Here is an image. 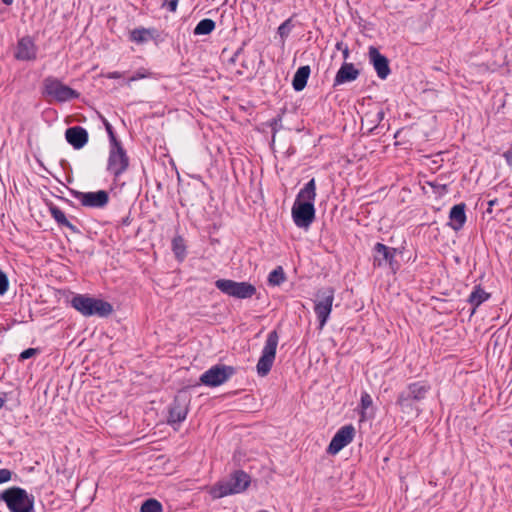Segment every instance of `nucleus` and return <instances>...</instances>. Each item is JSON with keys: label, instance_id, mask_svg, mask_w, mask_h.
<instances>
[{"label": "nucleus", "instance_id": "10", "mask_svg": "<svg viewBox=\"0 0 512 512\" xmlns=\"http://www.w3.org/2000/svg\"><path fill=\"white\" fill-rule=\"evenodd\" d=\"M235 374L232 366L217 364L200 376V383L207 387H217L227 382Z\"/></svg>", "mask_w": 512, "mask_h": 512}, {"label": "nucleus", "instance_id": "20", "mask_svg": "<svg viewBox=\"0 0 512 512\" xmlns=\"http://www.w3.org/2000/svg\"><path fill=\"white\" fill-rule=\"evenodd\" d=\"M466 205L464 203H460L454 205L449 213L450 226L453 230H460L465 222H466V213H465Z\"/></svg>", "mask_w": 512, "mask_h": 512}, {"label": "nucleus", "instance_id": "35", "mask_svg": "<svg viewBox=\"0 0 512 512\" xmlns=\"http://www.w3.org/2000/svg\"><path fill=\"white\" fill-rule=\"evenodd\" d=\"M36 354H38V349L28 348L20 353L19 360H21V361L27 360V359L35 356Z\"/></svg>", "mask_w": 512, "mask_h": 512}, {"label": "nucleus", "instance_id": "29", "mask_svg": "<svg viewBox=\"0 0 512 512\" xmlns=\"http://www.w3.org/2000/svg\"><path fill=\"white\" fill-rule=\"evenodd\" d=\"M172 248L177 258L184 257L185 246L181 237H175L172 240Z\"/></svg>", "mask_w": 512, "mask_h": 512}, {"label": "nucleus", "instance_id": "4", "mask_svg": "<svg viewBox=\"0 0 512 512\" xmlns=\"http://www.w3.org/2000/svg\"><path fill=\"white\" fill-rule=\"evenodd\" d=\"M430 390L431 386L426 381L412 382L399 393L396 404L403 413H411L415 409L413 403L424 400Z\"/></svg>", "mask_w": 512, "mask_h": 512}, {"label": "nucleus", "instance_id": "41", "mask_svg": "<svg viewBox=\"0 0 512 512\" xmlns=\"http://www.w3.org/2000/svg\"><path fill=\"white\" fill-rule=\"evenodd\" d=\"M430 185H431L433 188H435V189H439V190H441V191H446V187H447L445 184L434 185V184H432V183H431Z\"/></svg>", "mask_w": 512, "mask_h": 512}, {"label": "nucleus", "instance_id": "15", "mask_svg": "<svg viewBox=\"0 0 512 512\" xmlns=\"http://www.w3.org/2000/svg\"><path fill=\"white\" fill-rule=\"evenodd\" d=\"M65 138L74 149L79 150L87 144L89 136L85 128L73 126L65 131Z\"/></svg>", "mask_w": 512, "mask_h": 512}, {"label": "nucleus", "instance_id": "12", "mask_svg": "<svg viewBox=\"0 0 512 512\" xmlns=\"http://www.w3.org/2000/svg\"><path fill=\"white\" fill-rule=\"evenodd\" d=\"M74 197L79 200L82 206L88 208H104L109 202V194L105 190L96 192H80L75 191Z\"/></svg>", "mask_w": 512, "mask_h": 512}, {"label": "nucleus", "instance_id": "23", "mask_svg": "<svg viewBox=\"0 0 512 512\" xmlns=\"http://www.w3.org/2000/svg\"><path fill=\"white\" fill-rule=\"evenodd\" d=\"M489 298L490 294L481 288L480 285L475 286L468 297V302L472 306L471 314H474L476 309Z\"/></svg>", "mask_w": 512, "mask_h": 512}, {"label": "nucleus", "instance_id": "44", "mask_svg": "<svg viewBox=\"0 0 512 512\" xmlns=\"http://www.w3.org/2000/svg\"><path fill=\"white\" fill-rule=\"evenodd\" d=\"M345 46H346V45H344V43H343V42H337V43H336V49H337V50H341V51H343V48H344Z\"/></svg>", "mask_w": 512, "mask_h": 512}, {"label": "nucleus", "instance_id": "38", "mask_svg": "<svg viewBox=\"0 0 512 512\" xmlns=\"http://www.w3.org/2000/svg\"><path fill=\"white\" fill-rule=\"evenodd\" d=\"M503 157L505 158L506 163L509 166H512V147L503 154Z\"/></svg>", "mask_w": 512, "mask_h": 512}, {"label": "nucleus", "instance_id": "43", "mask_svg": "<svg viewBox=\"0 0 512 512\" xmlns=\"http://www.w3.org/2000/svg\"><path fill=\"white\" fill-rule=\"evenodd\" d=\"M5 403H6L5 394L0 395V410L4 407Z\"/></svg>", "mask_w": 512, "mask_h": 512}, {"label": "nucleus", "instance_id": "32", "mask_svg": "<svg viewBox=\"0 0 512 512\" xmlns=\"http://www.w3.org/2000/svg\"><path fill=\"white\" fill-rule=\"evenodd\" d=\"M103 124H104L105 130H106V132H107V134L109 136L110 145L119 143L120 141L117 139V137H116V135L114 133L113 127L109 123V121L106 120L105 118H103Z\"/></svg>", "mask_w": 512, "mask_h": 512}, {"label": "nucleus", "instance_id": "14", "mask_svg": "<svg viewBox=\"0 0 512 512\" xmlns=\"http://www.w3.org/2000/svg\"><path fill=\"white\" fill-rule=\"evenodd\" d=\"M368 56L370 63L373 65L377 73V76L382 80L386 79L391 72L387 57L382 55L374 46L369 47Z\"/></svg>", "mask_w": 512, "mask_h": 512}, {"label": "nucleus", "instance_id": "26", "mask_svg": "<svg viewBox=\"0 0 512 512\" xmlns=\"http://www.w3.org/2000/svg\"><path fill=\"white\" fill-rule=\"evenodd\" d=\"M286 281V275L282 266H277L268 275V284L270 286H280Z\"/></svg>", "mask_w": 512, "mask_h": 512}, {"label": "nucleus", "instance_id": "39", "mask_svg": "<svg viewBox=\"0 0 512 512\" xmlns=\"http://www.w3.org/2000/svg\"><path fill=\"white\" fill-rule=\"evenodd\" d=\"M122 73L121 72H118V71H114V72H109L105 75L106 78L108 79H117V78H121L122 77Z\"/></svg>", "mask_w": 512, "mask_h": 512}, {"label": "nucleus", "instance_id": "28", "mask_svg": "<svg viewBox=\"0 0 512 512\" xmlns=\"http://www.w3.org/2000/svg\"><path fill=\"white\" fill-rule=\"evenodd\" d=\"M163 508L161 503L153 498L147 499L143 502L140 512H162Z\"/></svg>", "mask_w": 512, "mask_h": 512}, {"label": "nucleus", "instance_id": "9", "mask_svg": "<svg viewBox=\"0 0 512 512\" xmlns=\"http://www.w3.org/2000/svg\"><path fill=\"white\" fill-rule=\"evenodd\" d=\"M334 301V290L332 288H325L319 290L316 294L314 302V311L319 321V329H323L326 325L332 311Z\"/></svg>", "mask_w": 512, "mask_h": 512}, {"label": "nucleus", "instance_id": "2", "mask_svg": "<svg viewBox=\"0 0 512 512\" xmlns=\"http://www.w3.org/2000/svg\"><path fill=\"white\" fill-rule=\"evenodd\" d=\"M250 484V476L237 470L231 474L229 479L221 480L209 489V494L213 499L223 498L228 495L238 494L245 491Z\"/></svg>", "mask_w": 512, "mask_h": 512}, {"label": "nucleus", "instance_id": "6", "mask_svg": "<svg viewBox=\"0 0 512 512\" xmlns=\"http://www.w3.org/2000/svg\"><path fill=\"white\" fill-rule=\"evenodd\" d=\"M44 94L58 102H66L79 97V93L63 84L59 79L49 76L43 81Z\"/></svg>", "mask_w": 512, "mask_h": 512}, {"label": "nucleus", "instance_id": "34", "mask_svg": "<svg viewBox=\"0 0 512 512\" xmlns=\"http://www.w3.org/2000/svg\"><path fill=\"white\" fill-rule=\"evenodd\" d=\"M9 288V280L7 275L0 270V295H4Z\"/></svg>", "mask_w": 512, "mask_h": 512}, {"label": "nucleus", "instance_id": "3", "mask_svg": "<svg viewBox=\"0 0 512 512\" xmlns=\"http://www.w3.org/2000/svg\"><path fill=\"white\" fill-rule=\"evenodd\" d=\"M0 501H3L10 512H35L34 496L25 489L13 486L0 493Z\"/></svg>", "mask_w": 512, "mask_h": 512}, {"label": "nucleus", "instance_id": "1", "mask_svg": "<svg viewBox=\"0 0 512 512\" xmlns=\"http://www.w3.org/2000/svg\"><path fill=\"white\" fill-rule=\"evenodd\" d=\"M70 304L85 317H107L113 311V307L109 302L91 297L87 294H75L70 300Z\"/></svg>", "mask_w": 512, "mask_h": 512}, {"label": "nucleus", "instance_id": "24", "mask_svg": "<svg viewBox=\"0 0 512 512\" xmlns=\"http://www.w3.org/2000/svg\"><path fill=\"white\" fill-rule=\"evenodd\" d=\"M311 69L308 65L301 66L297 69L292 80V86L295 91H302L308 81Z\"/></svg>", "mask_w": 512, "mask_h": 512}, {"label": "nucleus", "instance_id": "30", "mask_svg": "<svg viewBox=\"0 0 512 512\" xmlns=\"http://www.w3.org/2000/svg\"><path fill=\"white\" fill-rule=\"evenodd\" d=\"M360 404H361V409H362L361 417L363 419L365 417V411L368 408H370L373 404L372 397L367 392H363L361 394Z\"/></svg>", "mask_w": 512, "mask_h": 512}, {"label": "nucleus", "instance_id": "17", "mask_svg": "<svg viewBox=\"0 0 512 512\" xmlns=\"http://www.w3.org/2000/svg\"><path fill=\"white\" fill-rule=\"evenodd\" d=\"M359 74L360 72L355 68L354 64L344 62L336 73L333 86L336 87L347 82H352L358 78Z\"/></svg>", "mask_w": 512, "mask_h": 512}, {"label": "nucleus", "instance_id": "42", "mask_svg": "<svg viewBox=\"0 0 512 512\" xmlns=\"http://www.w3.org/2000/svg\"><path fill=\"white\" fill-rule=\"evenodd\" d=\"M384 116H385V113L383 110L378 111L377 115H376L378 122H381L384 119Z\"/></svg>", "mask_w": 512, "mask_h": 512}, {"label": "nucleus", "instance_id": "21", "mask_svg": "<svg viewBox=\"0 0 512 512\" xmlns=\"http://www.w3.org/2000/svg\"><path fill=\"white\" fill-rule=\"evenodd\" d=\"M187 413V406L185 404H181L178 400H175L169 409L168 423L173 426L179 425L186 419Z\"/></svg>", "mask_w": 512, "mask_h": 512}, {"label": "nucleus", "instance_id": "31", "mask_svg": "<svg viewBox=\"0 0 512 512\" xmlns=\"http://www.w3.org/2000/svg\"><path fill=\"white\" fill-rule=\"evenodd\" d=\"M292 29L291 19H287L278 27V34L282 39L288 37Z\"/></svg>", "mask_w": 512, "mask_h": 512}, {"label": "nucleus", "instance_id": "27", "mask_svg": "<svg viewBox=\"0 0 512 512\" xmlns=\"http://www.w3.org/2000/svg\"><path fill=\"white\" fill-rule=\"evenodd\" d=\"M149 31L145 28H136L130 32V40L135 43H144L148 40Z\"/></svg>", "mask_w": 512, "mask_h": 512}, {"label": "nucleus", "instance_id": "33", "mask_svg": "<svg viewBox=\"0 0 512 512\" xmlns=\"http://www.w3.org/2000/svg\"><path fill=\"white\" fill-rule=\"evenodd\" d=\"M150 76V72H148L146 69H140L136 71L128 80V83L138 81L141 79L148 78Z\"/></svg>", "mask_w": 512, "mask_h": 512}, {"label": "nucleus", "instance_id": "8", "mask_svg": "<svg viewBox=\"0 0 512 512\" xmlns=\"http://www.w3.org/2000/svg\"><path fill=\"white\" fill-rule=\"evenodd\" d=\"M129 167V157L121 142L110 145L107 171L118 179Z\"/></svg>", "mask_w": 512, "mask_h": 512}, {"label": "nucleus", "instance_id": "25", "mask_svg": "<svg viewBox=\"0 0 512 512\" xmlns=\"http://www.w3.org/2000/svg\"><path fill=\"white\" fill-rule=\"evenodd\" d=\"M215 27L216 24L212 19L205 18L198 22L193 33L195 35H208L215 29Z\"/></svg>", "mask_w": 512, "mask_h": 512}, {"label": "nucleus", "instance_id": "7", "mask_svg": "<svg viewBox=\"0 0 512 512\" xmlns=\"http://www.w3.org/2000/svg\"><path fill=\"white\" fill-rule=\"evenodd\" d=\"M215 286L222 293L237 299H248L256 293V287L248 282L219 279L215 282Z\"/></svg>", "mask_w": 512, "mask_h": 512}, {"label": "nucleus", "instance_id": "37", "mask_svg": "<svg viewBox=\"0 0 512 512\" xmlns=\"http://www.w3.org/2000/svg\"><path fill=\"white\" fill-rule=\"evenodd\" d=\"M163 6L166 7L170 12H176L178 0H164Z\"/></svg>", "mask_w": 512, "mask_h": 512}, {"label": "nucleus", "instance_id": "36", "mask_svg": "<svg viewBox=\"0 0 512 512\" xmlns=\"http://www.w3.org/2000/svg\"><path fill=\"white\" fill-rule=\"evenodd\" d=\"M13 472L9 469H0V484L9 482L12 479Z\"/></svg>", "mask_w": 512, "mask_h": 512}, {"label": "nucleus", "instance_id": "11", "mask_svg": "<svg viewBox=\"0 0 512 512\" xmlns=\"http://www.w3.org/2000/svg\"><path fill=\"white\" fill-rule=\"evenodd\" d=\"M291 212L293 221L299 228L307 229L315 219L313 203H300V201H295Z\"/></svg>", "mask_w": 512, "mask_h": 512}, {"label": "nucleus", "instance_id": "16", "mask_svg": "<svg viewBox=\"0 0 512 512\" xmlns=\"http://www.w3.org/2000/svg\"><path fill=\"white\" fill-rule=\"evenodd\" d=\"M395 254L396 250L394 248H390L382 243H376L374 246V265L379 267L392 265Z\"/></svg>", "mask_w": 512, "mask_h": 512}, {"label": "nucleus", "instance_id": "19", "mask_svg": "<svg viewBox=\"0 0 512 512\" xmlns=\"http://www.w3.org/2000/svg\"><path fill=\"white\" fill-rule=\"evenodd\" d=\"M48 210L59 227H66L74 234L80 233V230L68 220L59 207L50 202L48 203Z\"/></svg>", "mask_w": 512, "mask_h": 512}, {"label": "nucleus", "instance_id": "45", "mask_svg": "<svg viewBox=\"0 0 512 512\" xmlns=\"http://www.w3.org/2000/svg\"><path fill=\"white\" fill-rule=\"evenodd\" d=\"M2 2L5 4V5H11L13 3V0H2Z\"/></svg>", "mask_w": 512, "mask_h": 512}, {"label": "nucleus", "instance_id": "40", "mask_svg": "<svg viewBox=\"0 0 512 512\" xmlns=\"http://www.w3.org/2000/svg\"><path fill=\"white\" fill-rule=\"evenodd\" d=\"M342 54H343L344 60L346 61L349 58V55H350V52H349V49H348L347 46H345L343 48Z\"/></svg>", "mask_w": 512, "mask_h": 512}, {"label": "nucleus", "instance_id": "13", "mask_svg": "<svg viewBox=\"0 0 512 512\" xmlns=\"http://www.w3.org/2000/svg\"><path fill=\"white\" fill-rule=\"evenodd\" d=\"M355 436V428L353 425H345L341 427L333 436L327 452L331 455L339 453L344 447L350 444Z\"/></svg>", "mask_w": 512, "mask_h": 512}, {"label": "nucleus", "instance_id": "18", "mask_svg": "<svg viewBox=\"0 0 512 512\" xmlns=\"http://www.w3.org/2000/svg\"><path fill=\"white\" fill-rule=\"evenodd\" d=\"M36 46L30 37H23L19 40L15 57L18 60L29 61L36 58Z\"/></svg>", "mask_w": 512, "mask_h": 512}, {"label": "nucleus", "instance_id": "22", "mask_svg": "<svg viewBox=\"0 0 512 512\" xmlns=\"http://www.w3.org/2000/svg\"><path fill=\"white\" fill-rule=\"evenodd\" d=\"M315 198H316V182H315V179L312 178L299 191L295 201H300V203H313L314 204Z\"/></svg>", "mask_w": 512, "mask_h": 512}, {"label": "nucleus", "instance_id": "5", "mask_svg": "<svg viewBox=\"0 0 512 512\" xmlns=\"http://www.w3.org/2000/svg\"><path fill=\"white\" fill-rule=\"evenodd\" d=\"M279 335L276 330L268 333L261 356L256 365L259 376L264 377L270 372L276 357Z\"/></svg>", "mask_w": 512, "mask_h": 512}]
</instances>
